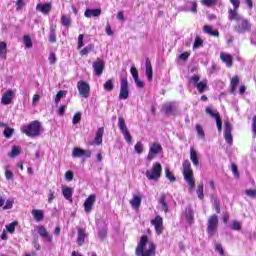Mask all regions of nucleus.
Returning <instances> with one entry per match:
<instances>
[{
  "instance_id": "1",
  "label": "nucleus",
  "mask_w": 256,
  "mask_h": 256,
  "mask_svg": "<svg viewBox=\"0 0 256 256\" xmlns=\"http://www.w3.org/2000/svg\"><path fill=\"white\" fill-rule=\"evenodd\" d=\"M228 19L229 21H236V25L234 26V31H236V33L243 35L251 31V22L241 16L236 10L231 8L228 10Z\"/></svg>"
},
{
  "instance_id": "2",
  "label": "nucleus",
  "mask_w": 256,
  "mask_h": 256,
  "mask_svg": "<svg viewBox=\"0 0 256 256\" xmlns=\"http://www.w3.org/2000/svg\"><path fill=\"white\" fill-rule=\"evenodd\" d=\"M148 243V249L145 250V245ZM157 249V246H155V243L149 242V238L147 235H143L140 238V242L138 243L136 247L135 254L136 256H155V251Z\"/></svg>"
},
{
  "instance_id": "3",
  "label": "nucleus",
  "mask_w": 256,
  "mask_h": 256,
  "mask_svg": "<svg viewBox=\"0 0 256 256\" xmlns=\"http://www.w3.org/2000/svg\"><path fill=\"white\" fill-rule=\"evenodd\" d=\"M22 133L27 137H39L41 133V122L35 120L21 128Z\"/></svg>"
},
{
  "instance_id": "4",
  "label": "nucleus",
  "mask_w": 256,
  "mask_h": 256,
  "mask_svg": "<svg viewBox=\"0 0 256 256\" xmlns=\"http://www.w3.org/2000/svg\"><path fill=\"white\" fill-rule=\"evenodd\" d=\"M182 173L190 189H195V180L193 179V170L191 169V162H189V160H185L183 162Z\"/></svg>"
},
{
  "instance_id": "5",
  "label": "nucleus",
  "mask_w": 256,
  "mask_h": 256,
  "mask_svg": "<svg viewBox=\"0 0 256 256\" xmlns=\"http://www.w3.org/2000/svg\"><path fill=\"white\" fill-rule=\"evenodd\" d=\"M161 173H163V167L161 163L156 162L151 169L146 171V178L149 181H159L161 179Z\"/></svg>"
},
{
  "instance_id": "6",
  "label": "nucleus",
  "mask_w": 256,
  "mask_h": 256,
  "mask_svg": "<svg viewBox=\"0 0 256 256\" xmlns=\"http://www.w3.org/2000/svg\"><path fill=\"white\" fill-rule=\"evenodd\" d=\"M200 77L197 75L191 76L189 79V82L193 85V87H196L198 93L203 94L205 91H207V79L200 81ZM200 81V82H199Z\"/></svg>"
},
{
  "instance_id": "7",
  "label": "nucleus",
  "mask_w": 256,
  "mask_h": 256,
  "mask_svg": "<svg viewBox=\"0 0 256 256\" xmlns=\"http://www.w3.org/2000/svg\"><path fill=\"white\" fill-rule=\"evenodd\" d=\"M218 226H219V218L217 217V215L213 214L208 218V221H207L208 237H213L215 233H217Z\"/></svg>"
},
{
  "instance_id": "8",
  "label": "nucleus",
  "mask_w": 256,
  "mask_h": 256,
  "mask_svg": "<svg viewBox=\"0 0 256 256\" xmlns=\"http://www.w3.org/2000/svg\"><path fill=\"white\" fill-rule=\"evenodd\" d=\"M119 99L121 101H126V99H129V81L126 77L120 79Z\"/></svg>"
},
{
  "instance_id": "9",
  "label": "nucleus",
  "mask_w": 256,
  "mask_h": 256,
  "mask_svg": "<svg viewBox=\"0 0 256 256\" xmlns=\"http://www.w3.org/2000/svg\"><path fill=\"white\" fill-rule=\"evenodd\" d=\"M118 127L124 136L125 141H127V143H131L133 141V137L131 136V133H129V129H127V124H125V119L123 117L118 118Z\"/></svg>"
},
{
  "instance_id": "10",
  "label": "nucleus",
  "mask_w": 256,
  "mask_h": 256,
  "mask_svg": "<svg viewBox=\"0 0 256 256\" xmlns=\"http://www.w3.org/2000/svg\"><path fill=\"white\" fill-rule=\"evenodd\" d=\"M159 153H163V147L158 142H154L150 145L149 153L147 156L148 161H153Z\"/></svg>"
},
{
  "instance_id": "11",
  "label": "nucleus",
  "mask_w": 256,
  "mask_h": 256,
  "mask_svg": "<svg viewBox=\"0 0 256 256\" xmlns=\"http://www.w3.org/2000/svg\"><path fill=\"white\" fill-rule=\"evenodd\" d=\"M77 89L79 91V95L81 97H84V99H88L90 93H91V86H89V83L85 81H79L77 83Z\"/></svg>"
},
{
  "instance_id": "12",
  "label": "nucleus",
  "mask_w": 256,
  "mask_h": 256,
  "mask_svg": "<svg viewBox=\"0 0 256 256\" xmlns=\"http://www.w3.org/2000/svg\"><path fill=\"white\" fill-rule=\"evenodd\" d=\"M92 67L96 77H101L103 75V71H105V62L98 58L93 62Z\"/></svg>"
},
{
  "instance_id": "13",
  "label": "nucleus",
  "mask_w": 256,
  "mask_h": 256,
  "mask_svg": "<svg viewBox=\"0 0 256 256\" xmlns=\"http://www.w3.org/2000/svg\"><path fill=\"white\" fill-rule=\"evenodd\" d=\"M150 223L153 225L157 235H161L163 233V217L157 215L150 221Z\"/></svg>"
},
{
  "instance_id": "14",
  "label": "nucleus",
  "mask_w": 256,
  "mask_h": 256,
  "mask_svg": "<svg viewBox=\"0 0 256 256\" xmlns=\"http://www.w3.org/2000/svg\"><path fill=\"white\" fill-rule=\"evenodd\" d=\"M224 139L228 145H233V135L231 134V131H233V127L231 126V123L224 122Z\"/></svg>"
},
{
  "instance_id": "15",
  "label": "nucleus",
  "mask_w": 256,
  "mask_h": 256,
  "mask_svg": "<svg viewBox=\"0 0 256 256\" xmlns=\"http://www.w3.org/2000/svg\"><path fill=\"white\" fill-rule=\"evenodd\" d=\"M97 199V196L95 194H91L87 197V199L84 202V211L85 213H91L93 211V205H95V201Z\"/></svg>"
},
{
  "instance_id": "16",
  "label": "nucleus",
  "mask_w": 256,
  "mask_h": 256,
  "mask_svg": "<svg viewBox=\"0 0 256 256\" xmlns=\"http://www.w3.org/2000/svg\"><path fill=\"white\" fill-rule=\"evenodd\" d=\"M15 95L14 91L8 90L2 95L1 103L2 105H11L13 101V96Z\"/></svg>"
},
{
  "instance_id": "17",
  "label": "nucleus",
  "mask_w": 256,
  "mask_h": 256,
  "mask_svg": "<svg viewBox=\"0 0 256 256\" xmlns=\"http://www.w3.org/2000/svg\"><path fill=\"white\" fill-rule=\"evenodd\" d=\"M184 216L186 217V221L187 223H189V225H193L194 221V217H195V212L193 211V208L191 206H187L185 211H184Z\"/></svg>"
},
{
  "instance_id": "18",
  "label": "nucleus",
  "mask_w": 256,
  "mask_h": 256,
  "mask_svg": "<svg viewBox=\"0 0 256 256\" xmlns=\"http://www.w3.org/2000/svg\"><path fill=\"white\" fill-rule=\"evenodd\" d=\"M0 207H2L4 211L13 209V200L8 199L5 203V196L0 194Z\"/></svg>"
},
{
  "instance_id": "19",
  "label": "nucleus",
  "mask_w": 256,
  "mask_h": 256,
  "mask_svg": "<svg viewBox=\"0 0 256 256\" xmlns=\"http://www.w3.org/2000/svg\"><path fill=\"white\" fill-rule=\"evenodd\" d=\"M38 234L40 235V237H42V239H46L48 243H51L53 241V236H51L49 232H47V229L44 228V226L38 227Z\"/></svg>"
},
{
  "instance_id": "20",
  "label": "nucleus",
  "mask_w": 256,
  "mask_h": 256,
  "mask_svg": "<svg viewBox=\"0 0 256 256\" xmlns=\"http://www.w3.org/2000/svg\"><path fill=\"white\" fill-rule=\"evenodd\" d=\"M73 157H91V151L83 150L81 148H74L72 152Z\"/></svg>"
},
{
  "instance_id": "21",
  "label": "nucleus",
  "mask_w": 256,
  "mask_h": 256,
  "mask_svg": "<svg viewBox=\"0 0 256 256\" xmlns=\"http://www.w3.org/2000/svg\"><path fill=\"white\" fill-rule=\"evenodd\" d=\"M220 59L222 63H225L226 67H233V57L227 53H220Z\"/></svg>"
},
{
  "instance_id": "22",
  "label": "nucleus",
  "mask_w": 256,
  "mask_h": 256,
  "mask_svg": "<svg viewBox=\"0 0 256 256\" xmlns=\"http://www.w3.org/2000/svg\"><path fill=\"white\" fill-rule=\"evenodd\" d=\"M162 113H165L167 117H171V115H175V106L171 103L164 104L162 106Z\"/></svg>"
},
{
  "instance_id": "23",
  "label": "nucleus",
  "mask_w": 256,
  "mask_h": 256,
  "mask_svg": "<svg viewBox=\"0 0 256 256\" xmlns=\"http://www.w3.org/2000/svg\"><path fill=\"white\" fill-rule=\"evenodd\" d=\"M104 133H105V128L103 127L98 128L95 139H94V145H101V143H103Z\"/></svg>"
},
{
  "instance_id": "24",
  "label": "nucleus",
  "mask_w": 256,
  "mask_h": 256,
  "mask_svg": "<svg viewBox=\"0 0 256 256\" xmlns=\"http://www.w3.org/2000/svg\"><path fill=\"white\" fill-rule=\"evenodd\" d=\"M36 10L40 13H43L44 15H47L51 11V4L44 3V4H37Z\"/></svg>"
},
{
  "instance_id": "25",
  "label": "nucleus",
  "mask_w": 256,
  "mask_h": 256,
  "mask_svg": "<svg viewBox=\"0 0 256 256\" xmlns=\"http://www.w3.org/2000/svg\"><path fill=\"white\" fill-rule=\"evenodd\" d=\"M190 160L192 161L194 167H199V156L197 155V151H195L194 147L190 148Z\"/></svg>"
},
{
  "instance_id": "26",
  "label": "nucleus",
  "mask_w": 256,
  "mask_h": 256,
  "mask_svg": "<svg viewBox=\"0 0 256 256\" xmlns=\"http://www.w3.org/2000/svg\"><path fill=\"white\" fill-rule=\"evenodd\" d=\"M146 77L148 81H153V66H151L149 58L146 59Z\"/></svg>"
},
{
  "instance_id": "27",
  "label": "nucleus",
  "mask_w": 256,
  "mask_h": 256,
  "mask_svg": "<svg viewBox=\"0 0 256 256\" xmlns=\"http://www.w3.org/2000/svg\"><path fill=\"white\" fill-rule=\"evenodd\" d=\"M84 15L87 18L99 17V15H101V9H86Z\"/></svg>"
},
{
  "instance_id": "28",
  "label": "nucleus",
  "mask_w": 256,
  "mask_h": 256,
  "mask_svg": "<svg viewBox=\"0 0 256 256\" xmlns=\"http://www.w3.org/2000/svg\"><path fill=\"white\" fill-rule=\"evenodd\" d=\"M87 238V234L83 228L78 229L77 243L78 245H83L85 243V239Z\"/></svg>"
},
{
  "instance_id": "29",
  "label": "nucleus",
  "mask_w": 256,
  "mask_h": 256,
  "mask_svg": "<svg viewBox=\"0 0 256 256\" xmlns=\"http://www.w3.org/2000/svg\"><path fill=\"white\" fill-rule=\"evenodd\" d=\"M0 59H7V42H0Z\"/></svg>"
},
{
  "instance_id": "30",
  "label": "nucleus",
  "mask_w": 256,
  "mask_h": 256,
  "mask_svg": "<svg viewBox=\"0 0 256 256\" xmlns=\"http://www.w3.org/2000/svg\"><path fill=\"white\" fill-rule=\"evenodd\" d=\"M32 216L34 217L35 221H37V223H39V221H43V210H39V209H34L32 210Z\"/></svg>"
},
{
  "instance_id": "31",
  "label": "nucleus",
  "mask_w": 256,
  "mask_h": 256,
  "mask_svg": "<svg viewBox=\"0 0 256 256\" xmlns=\"http://www.w3.org/2000/svg\"><path fill=\"white\" fill-rule=\"evenodd\" d=\"M130 205L133 209H139L141 207V196H133Z\"/></svg>"
},
{
  "instance_id": "32",
  "label": "nucleus",
  "mask_w": 256,
  "mask_h": 256,
  "mask_svg": "<svg viewBox=\"0 0 256 256\" xmlns=\"http://www.w3.org/2000/svg\"><path fill=\"white\" fill-rule=\"evenodd\" d=\"M203 29H204V33H207V35H211L212 37H219V31L213 30L211 26L205 25Z\"/></svg>"
},
{
  "instance_id": "33",
  "label": "nucleus",
  "mask_w": 256,
  "mask_h": 256,
  "mask_svg": "<svg viewBox=\"0 0 256 256\" xmlns=\"http://www.w3.org/2000/svg\"><path fill=\"white\" fill-rule=\"evenodd\" d=\"M238 85H239V76L232 77L230 81L231 93H235V91H237Z\"/></svg>"
},
{
  "instance_id": "34",
  "label": "nucleus",
  "mask_w": 256,
  "mask_h": 256,
  "mask_svg": "<svg viewBox=\"0 0 256 256\" xmlns=\"http://www.w3.org/2000/svg\"><path fill=\"white\" fill-rule=\"evenodd\" d=\"M158 203L159 205H161V211H164V213H168L169 205L167 204L165 196H161Z\"/></svg>"
},
{
  "instance_id": "35",
  "label": "nucleus",
  "mask_w": 256,
  "mask_h": 256,
  "mask_svg": "<svg viewBox=\"0 0 256 256\" xmlns=\"http://www.w3.org/2000/svg\"><path fill=\"white\" fill-rule=\"evenodd\" d=\"M21 154V147L19 146H12L11 152L8 154V157L11 159L17 157Z\"/></svg>"
},
{
  "instance_id": "36",
  "label": "nucleus",
  "mask_w": 256,
  "mask_h": 256,
  "mask_svg": "<svg viewBox=\"0 0 256 256\" xmlns=\"http://www.w3.org/2000/svg\"><path fill=\"white\" fill-rule=\"evenodd\" d=\"M73 192H74L73 188L65 187V199L67 201H70V203H73Z\"/></svg>"
},
{
  "instance_id": "37",
  "label": "nucleus",
  "mask_w": 256,
  "mask_h": 256,
  "mask_svg": "<svg viewBox=\"0 0 256 256\" xmlns=\"http://www.w3.org/2000/svg\"><path fill=\"white\" fill-rule=\"evenodd\" d=\"M185 11H191L192 13H197V2H188L186 4Z\"/></svg>"
},
{
  "instance_id": "38",
  "label": "nucleus",
  "mask_w": 256,
  "mask_h": 256,
  "mask_svg": "<svg viewBox=\"0 0 256 256\" xmlns=\"http://www.w3.org/2000/svg\"><path fill=\"white\" fill-rule=\"evenodd\" d=\"M94 49L95 46L93 44H88L80 51V55H89V53H91V51H93Z\"/></svg>"
},
{
  "instance_id": "39",
  "label": "nucleus",
  "mask_w": 256,
  "mask_h": 256,
  "mask_svg": "<svg viewBox=\"0 0 256 256\" xmlns=\"http://www.w3.org/2000/svg\"><path fill=\"white\" fill-rule=\"evenodd\" d=\"M104 89L108 92H111L115 89V84H113V79H109L104 83Z\"/></svg>"
},
{
  "instance_id": "40",
  "label": "nucleus",
  "mask_w": 256,
  "mask_h": 256,
  "mask_svg": "<svg viewBox=\"0 0 256 256\" xmlns=\"http://www.w3.org/2000/svg\"><path fill=\"white\" fill-rule=\"evenodd\" d=\"M165 176L171 181V183L176 181L175 175H173V172L169 170V167L165 168Z\"/></svg>"
},
{
  "instance_id": "41",
  "label": "nucleus",
  "mask_w": 256,
  "mask_h": 256,
  "mask_svg": "<svg viewBox=\"0 0 256 256\" xmlns=\"http://www.w3.org/2000/svg\"><path fill=\"white\" fill-rule=\"evenodd\" d=\"M4 137H6V139H11V137L13 136V134L15 133V129L13 128H9V127H6L4 129Z\"/></svg>"
},
{
  "instance_id": "42",
  "label": "nucleus",
  "mask_w": 256,
  "mask_h": 256,
  "mask_svg": "<svg viewBox=\"0 0 256 256\" xmlns=\"http://www.w3.org/2000/svg\"><path fill=\"white\" fill-rule=\"evenodd\" d=\"M203 187H204L203 183H200L198 185V188H197V191H196L198 199H200V200H203L204 197H205V194L203 193Z\"/></svg>"
},
{
  "instance_id": "43",
  "label": "nucleus",
  "mask_w": 256,
  "mask_h": 256,
  "mask_svg": "<svg viewBox=\"0 0 256 256\" xmlns=\"http://www.w3.org/2000/svg\"><path fill=\"white\" fill-rule=\"evenodd\" d=\"M206 113L207 115H210V117H212L213 119H219L221 117L219 113L214 112L213 109H211V107L206 108Z\"/></svg>"
},
{
  "instance_id": "44",
  "label": "nucleus",
  "mask_w": 256,
  "mask_h": 256,
  "mask_svg": "<svg viewBox=\"0 0 256 256\" xmlns=\"http://www.w3.org/2000/svg\"><path fill=\"white\" fill-rule=\"evenodd\" d=\"M200 47H203V39L197 36L193 44V49H200Z\"/></svg>"
},
{
  "instance_id": "45",
  "label": "nucleus",
  "mask_w": 256,
  "mask_h": 256,
  "mask_svg": "<svg viewBox=\"0 0 256 256\" xmlns=\"http://www.w3.org/2000/svg\"><path fill=\"white\" fill-rule=\"evenodd\" d=\"M196 131L200 139H205V131L200 124H196Z\"/></svg>"
},
{
  "instance_id": "46",
  "label": "nucleus",
  "mask_w": 256,
  "mask_h": 256,
  "mask_svg": "<svg viewBox=\"0 0 256 256\" xmlns=\"http://www.w3.org/2000/svg\"><path fill=\"white\" fill-rule=\"evenodd\" d=\"M24 45L27 49H31V47H33V42L31 41V37L29 35L24 36Z\"/></svg>"
},
{
  "instance_id": "47",
  "label": "nucleus",
  "mask_w": 256,
  "mask_h": 256,
  "mask_svg": "<svg viewBox=\"0 0 256 256\" xmlns=\"http://www.w3.org/2000/svg\"><path fill=\"white\" fill-rule=\"evenodd\" d=\"M17 225V222H12L9 225H6V231L11 234L15 233V227H17Z\"/></svg>"
},
{
  "instance_id": "48",
  "label": "nucleus",
  "mask_w": 256,
  "mask_h": 256,
  "mask_svg": "<svg viewBox=\"0 0 256 256\" xmlns=\"http://www.w3.org/2000/svg\"><path fill=\"white\" fill-rule=\"evenodd\" d=\"M201 5H205V7H213V5H216L217 0H201Z\"/></svg>"
},
{
  "instance_id": "49",
  "label": "nucleus",
  "mask_w": 256,
  "mask_h": 256,
  "mask_svg": "<svg viewBox=\"0 0 256 256\" xmlns=\"http://www.w3.org/2000/svg\"><path fill=\"white\" fill-rule=\"evenodd\" d=\"M231 229L233 231H241V222L237 220H233L231 224Z\"/></svg>"
},
{
  "instance_id": "50",
  "label": "nucleus",
  "mask_w": 256,
  "mask_h": 256,
  "mask_svg": "<svg viewBox=\"0 0 256 256\" xmlns=\"http://www.w3.org/2000/svg\"><path fill=\"white\" fill-rule=\"evenodd\" d=\"M65 96V91L64 90H60L57 94H56V97L54 99L55 101V104L58 105V103H61V99L62 97Z\"/></svg>"
},
{
  "instance_id": "51",
  "label": "nucleus",
  "mask_w": 256,
  "mask_h": 256,
  "mask_svg": "<svg viewBox=\"0 0 256 256\" xmlns=\"http://www.w3.org/2000/svg\"><path fill=\"white\" fill-rule=\"evenodd\" d=\"M134 151L138 153V155H141V153H143V143L137 142L134 146Z\"/></svg>"
},
{
  "instance_id": "52",
  "label": "nucleus",
  "mask_w": 256,
  "mask_h": 256,
  "mask_svg": "<svg viewBox=\"0 0 256 256\" xmlns=\"http://www.w3.org/2000/svg\"><path fill=\"white\" fill-rule=\"evenodd\" d=\"M245 195H247V197H250L251 199H255L256 198V189H247L245 191Z\"/></svg>"
},
{
  "instance_id": "53",
  "label": "nucleus",
  "mask_w": 256,
  "mask_h": 256,
  "mask_svg": "<svg viewBox=\"0 0 256 256\" xmlns=\"http://www.w3.org/2000/svg\"><path fill=\"white\" fill-rule=\"evenodd\" d=\"M81 121V112H76L73 116L72 123L73 125H77Z\"/></svg>"
},
{
  "instance_id": "54",
  "label": "nucleus",
  "mask_w": 256,
  "mask_h": 256,
  "mask_svg": "<svg viewBox=\"0 0 256 256\" xmlns=\"http://www.w3.org/2000/svg\"><path fill=\"white\" fill-rule=\"evenodd\" d=\"M130 73L134 80L139 78V71H137V68L135 66H132L130 68Z\"/></svg>"
},
{
  "instance_id": "55",
  "label": "nucleus",
  "mask_w": 256,
  "mask_h": 256,
  "mask_svg": "<svg viewBox=\"0 0 256 256\" xmlns=\"http://www.w3.org/2000/svg\"><path fill=\"white\" fill-rule=\"evenodd\" d=\"M98 237L99 239L103 240L105 237H107V228H102L98 231Z\"/></svg>"
},
{
  "instance_id": "56",
  "label": "nucleus",
  "mask_w": 256,
  "mask_h": 256,
  "mask_svg": "<svg viewBox=\"0 0 256 256\" xmlns=\"http://www.w3.org/2000/svg\"><path fill=\"white\" fill-rule=\"evenodd\" d=\"M231 171H232L234 177L236 179H239V177H240L239 176V170L237 169V165H235L234 163H232V165H231Z\"/></svg>"
},
{
  "instance_id": "57",
  "label": "nucleus",
  "mask_w": 256,
  "mask_h": 256,
  "mask_svg": "<svg viewBox=\"0 0 256 256\" xmlns=\"http://www.w3.org/2000/svg\"><path fill=\"white\" fill-rule=\"evenodd\" d=\"M215 250L218 251V253L223 256L225 255V251L223 250V246L219 243L215 244Z\"/></svg>"
},
{
  "instance_id": "58",
  "label": "nucleus",
  "mask_w": 256,
  "mask_h": 256,
  "mask_svg": "<svg viewBox=\"0 0 256 256\" xmlns=\"http://www.w3.org/2000/svg\"><path fill=\"white\" fill-rule=\"evenodd\" d=\"M216 127H217L219 133H221V131L223 129V121H221V116L216 119Z\"/></svg>"
},
{
  "instance_id": "59",
  "label": "nucleus",
  "mask_w": 256,
  "mask_h": 256,
  "mask_svg": "<svg viewBox=\"0 0 256 256\" xmlns=\"http://www.w3.org/2000/svg\"><path fill=\"white\" fill-rule=\"evenodd\" d=\"M83 39H85V36L83 34H80L78 36V49H81V47H84Z\"/></svg>"
},
{
  "instance_id": "60",
  "label": "nucleus",
  "mask_w": 256,
  "mask_h": 256,
  "mask_svg": "<svg viewBox=\"0 0 256 256\" xmlns=\"http://www.w3.org/2000/svg\"><path fill=\"white\" fill-rule=\"evenodd\" d=\"M5 177H6L7 181H11V179H13V172L6 168Z\"/></svg>"
},
{
  "instance_id": "61",
  "label": "nucleus",
  "mask_w": 256,
  "mask_h": 256,
  "mask_svg": "<svg viewBox=\"0 0 256 256\" xmlns=\"http://www.w3.org/2000/svg\"><path fill=\"white\" fill-rule=\"evenodd\" d=\"M134 82H135L136 86H138V87H139V89H141V88L145 87V82H144V81L139 80V77H138V78H136V79H134Z\"/></svg>"
},
{
  "instance_id": "62",
  "label": "nucleus",
  "mask_w": 256,
  "mask_h": 256,
  "mask_svg": "<svg viewBox=\"0 0 256 256\" xmlns=\"http://www.w3.org/2000/svg\"><path fill=\"white\" fill-rule=\"evenodd\" d=\"M73 177H74V174H73L72 171H67V172L65 173V179H66V181L71 182V180L73 179Z\"/></svg>"
},
{
  "instance_id": "63",
  "label": "nucleus",
  "mask_w": 256,
  "mask_h": 256,
  "mask_svg": "<svg viewBox=\"0 0 256 256\" xmlns=\"http://www.w3.org/2000/svg\"><path fill=\"white\" fill-rule=\"evenodd\" d=\"M230 3L233 5L234 11H237L239 5H241V2L239 0H230Z\"/></svg>"
},
{
  "instance_id": "64",
  "label": "nucleus",
  "mask_w": 256,
  "mask_h": 256,
  "mask_svg": "<svg viewBox=\"0 0 256 256\" xmlns=\"http://www.w3.org/2000/svg\"><path fill=\"white\" fill-rule=\"evenodd\" d=\"M252 132L254 133V137H256V115L252 118Z\"/></svg>"
}]
</instances>
